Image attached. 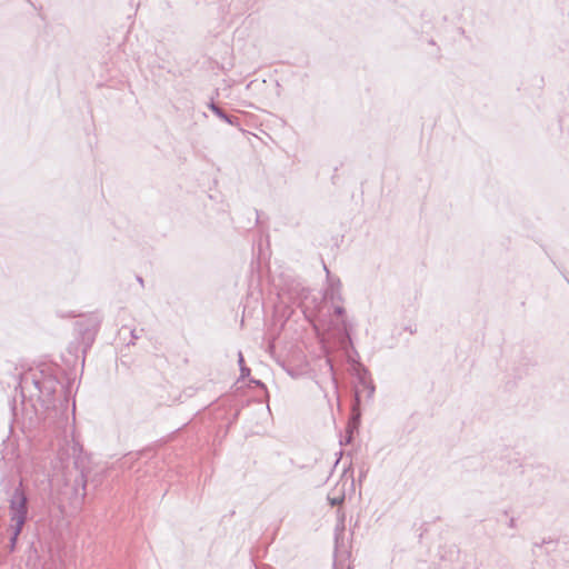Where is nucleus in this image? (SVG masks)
Masks as SVG:
<instances>
[{
    "label": "nucleus",
    "mask_w": 569,
    "mask_h": 569,
    "mask_svg": "<svg viewBox=\"0 0 569 569\" xmlns=\"http://www.w3.org/2000/svg\"><path fill=\"white\" fill-rule=\"evenodd\" d=\"M513 526H515V520H513V519H511V520H510V527H513Z\"/></svg>",
    "instance_id": "1a4fd4ad"
},
{
    "label": "nucleus",
    "mask_w": 569,
    "mask_h": 569,
    "mask_svg": "<svg viewBox=\"0 0 569 569\" xmlns=\"http://www.w3.org/2000/svg\"><path fill=\"white\" fill-rule=\"evenodd\" d=\"M9 516H10V551H13L16 548V543L19 535L22 531V528L28 518V499L24 491L21 488V485L14 489L12 496L9 500Z\"/></svg>",
    "instance_id": "f257e3e1"
},
{
    "label": "nucleus",
    "mask_w": 569,
    "mask_h": 569,
    "mask_svg": "<svg viewBox=\"0 0 569 569\" xmlns=\"http://www.w3.org/2000/svg\"><path fill=\"white\" fill-rule=\"evenodd\" d=\"M328 499L332 506L340 505L343 501V497H340V496L333 497V498L329 497Z\"/></svg>",
    "instance_id": "423d86ee"
},
{
    "label": "nucleus",
    "mask_w": 569,
    "mask_h": 569,
    "mask_svg": "<svg viewBox=\"0 0 569 569\" xmlns=\"http://www.w3.org/2000/svg\"><path fill=\"white\" fill-rule=\"evenodd\" d=\"M240 370H241V376L242 377H246V376H248L250 373V369L247 368L246 366L240 367Z\"/></svg>",
    "instance_id": "0eeeda50"
},
{
    "label": "nucleus",
    "mask_w": 569,
    "mask_h": 569,
    "mask_svg": "<svg viewBox=\"0 0 569 569\" xmlns=\"http://www.w3.org/2000/svg\"><path fill=\"white\" fill-rule=\"evenodd\" d=\"M325 300L330 301V305L327 303L321 308L325 311H330L333 317H338V321H336V326L338 327V332L348 335V320L346 315V309L342 305V297L340 291V281L329 279L328 288L325 291Z\"/></svg>",
    "instance_id": "f03ea898"
},
{
    "label": "nucleus",
    "mask_w": 569,
    "mask_h": 569,
    "mask_svg": "<svg viewBox=\"0 0 569 569\" xmlns=\"http://www.w3.org/2000/svg\"><path fill=\"white\" fill-rule=\"evenodd\" d=\"M238 362H239V366H240V367L244 366V365H243V355H242V352H239V353H238Z\"/></svg>",
    "instance_id": "6e6552de"
},
{
    "label": "nucleus",
    "mask_w": 569,
    "mask_h": 569,
    "mask_svg": "<svg viewBox=\"0 0 569 569\" xmlns=\"http://www.w3.org/2000/svg\"><path fill=\"white\" fill-rule=\"evenodd\" d=\"M33 383L43 401H49L51 397L57 392L59 386L57 379L43 375H41V378L33 376Z\"/></svg>",
    "instance_id": "7ed1b4c3"
},
{
    "label": "nucleus",
    "mask_w": 569,
    "mask_h": 569,
    "mask_svg": "<svg viewBox=\"0 0 569 569\" xmlns=\"http://www.w3.org/2000/svg\"><path fill=\"white\" fill-rule=\"evenodd\" d=\"M375 388L370 387V395L373 392Z\"/></svg>",
    "instance_id": "9d476101"
},
{
    "label": "nucleus",
    "mask_w": 569,
    "mask_h": 569,
    "mask_svg": "<svg viewBox=\"0 0 569 569\" xmlns=\"http://www.w3.org/2000/svg\"><path fill=\"white\" fill-rule=\"evenodd\" d=\"M319 321L327 326L329 330H335L338 332V327L336 326V321H338V317H333L330 311H325L321 309L319 311Z\"/></svg>",
    "instance_id": "20e7f679"
},
{
    "label": "nucleus",
    "mask_w": 569,
    "mask_h": 569,
    "mask_svg": "<svg viewBox=\"0 0 569 569\" xmlns=\"http://www.w3.org/2000/svg\"><path fill=\"white\" fill-rule=\"evenodd\" d=\"M209 108L212 110V112L219 117L221 120L226 121V122H229V123H232L231 119L229 118V116L221 109L219 108L217 104H214L213 102H211L209 104Z\"/></svg>",
    "instance_id": "39448f33"
}]
</instances>
